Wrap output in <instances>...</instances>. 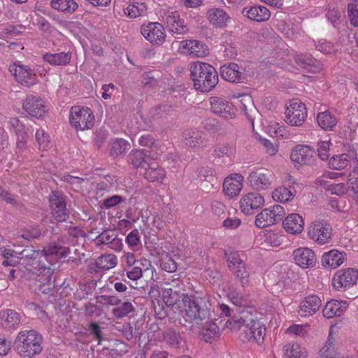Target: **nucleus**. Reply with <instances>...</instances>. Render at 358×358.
I'll return each mask as SVG.
<instances>
[{
    "instance_id": "nucleus-21",
    "label": "nucleus",
    "mask_w": 358,
    "mask_h": 358,
    "mask_svg": "<svg viewBox=\"0 0 358 358\" xmlns=\"http://www.w3.org/2000/svg\"><path fill=\"white\" fill-rule=\"evenodd\" d=\"M322 306V301L315 294L306 296L300 303L299 313L301 317L313 315L317 313Z\"/></svg>"
},
{
    "instance_id": "nucleus-2",
    "label": "nucleus",
    "mask_w": 358,
    "mask_h": 358,
    "mask_svg": "<svg viewBox=\"0 0 358 358\" xmlns=\"http://www.w3.org/2000/svg\"><path fill=\"white\" fill-rule=\"evenodd\" d=\"M184 310L179 309L177 315L171 316L172 322H178L183 327L192 328L193 321L196 324L206 319H210V310L206 307L205 301L192 295L182 297Z\"/></svg>"
},
{
    "instance_id": "nucleus-34",
    "label": "nucleus",
    "mask_w": 358,
    "mask_h": 358,
    "mask_svg": "<svg viewBox=\"0 0 358 358\" xmlns=\"http://www.w3.org/2000/svg\"><path fill=\"white\" fill-rule=\"evenodd\" d=\"M318 125L325 131H333L337 124V118L329 110L319 113L317 115Z\"/></svg>"
},
{
    "instance_id": "nucleus-41",
    "label": "nucleus",
    "mask_w": 358,
    "mask_h": 358,
    "mask_svg": "<svg viewBox=\"0 0 358 358\" xmlns=\"http://www.w3.org/2000/svg\"><path fill=\"white\" fill-rule=\"evenodd\" d=\"M163 339L168 345L173 348H178L182 338L179 332L172 328H169L164 332Z\"/></svg>"
},
{
    "instance_id": "nucleus-62",
    "label": "nucleus",
    "mask_w": 358,
    "mask_h": 358,
    "mask_svg": "<svg viewBox=\"0 0 358 358\" xmlns=\"http://www.w3.org/2000/svg\"><path fill=\"white\" fill-rule=\"evenodd\" d=\"M348 16L351 24L354 27L358 26V8L355 7V3H349L348 5Z\"/></svg>"
},
{
    "instance_id": "nucleus-60",
    "label": "nucleus",
    "mask_w": 358,
    "mask_h": 358,
    "mask_svg": "<svg viewBox=\"0 0 358 358\" xmlns=\"http://www.w3.org/2000/svg\"><path fill=\"white\" fill-rule=\"evenodd\" d=\"M126 242L131 248L138 247L141 243L138 231L134 229L131 231L126 237Z\"/></svg>"
},
{
    "instance_id": "nucleus-18",
    "label": "nucleus",
    "mask_w": 358,
    "mask_h": 358,
    "mask_svg": "<svg viewBox=\"0 0 358 358\" xmlns=\"http://www.w3.org/2000/svg\"><path fill=\"white\" fill-rule=\"evenodd\" d=\"M315 150L309 145H297L292 150L291 160L299 165L310 164L313 160Z\"/></svg>"
},
{
    "instance_id": "nucleus-10",
    "label": "nucleus",
    "mask_w": 358,
    "mask_h": 358,
    "mask_svg": "<svg viewBox=\"0 0 358 358\" xmlns=\"http://www.w3.org/2000/svg\"><path fill=\"white\" fill-rule=\"evenodd\" d=\"M49 201L54 219L59 222L66 221L69 217V210L66 208L64 196L58 192H52L50 195Z\"/></svg>"
},
{
    "instance_id": "nucleus-47",
    "label": "nucleus",
    "mask_w": 358,
    "mask_h": 358,
    "mask_svg": "<svg viewBox=\"0 0 358 358\" xmlns=\"http://www.w3.org/2000/svg\"><path fill=\"white\" fill-rule=\"evenodd\" d=\"M224 255L228 262L229 270L239 266L241 264H245V262L240 258V255L236 251L227 250L224 252Z\"/></svg>"
},
{
    "instance_id": "nucleus-54",
    "label": "nucleus",
    "mask_w": 358,
    "mask_h": 358,
    "mask_svg": "<svg viewBox=\"0 0 358 358\" xmlns=\"http://www.w3.org/2000/svg\"><path fill=\"white\" fill-rule=\"evenodd\" d=\"M35 137L40 149L44 150L48 148L50 141L49 136L45 134L44 130L38 129L36 131Z\"/></svg>"
},
{
    "instance_id": "nucleus-63",
    "label": "nucleus",
    "mask_w": 358,
    "mask_h": 358,
    "mask_svg": "<svg viewBox=\"0 0 358 358\" xmlns=\"http://www.w3.org/2000/svg\"><path fill=\"white\" fill-rule=\"evenodd\" d=\"M89 329L90 334H92L95 339L99 341V343H100L101 340H103L102 327L96 322H90L89 324Z\"/></svg>"
},
{
    "instance_id": "nucleus-43",
    "label": "nucleus",
    "mask_w": 358,
    "mask_h": 358,
    "mask_svg": "<svg viewBox=\"0 0 358 358\" xmlns=\"http://www.w3.org/2000/svg\"><path fill=\"white\" fill-rule=\"evenodd\" d=\"M234 152L235 148L230 143H219L215 145L213 155L216 157H222L224 156L230 157Z\"/></svg>"
},
{
    "instance_id": "nucleus-27",
    "label": "nucleus",
    "mask_w": 358,
    "mask_h": 358,
    "mask_svg": "<svg viewBox=\"0 0 358 358\" xmlns=\"http://www.w3.org/2000/svg\"><path fill=\"white\" fill-rule=\"evenodd\" d=\"M356 156L357 152L354 149L350 150L348 153L334 156L329 159V168L335 170L344 169L352 159L356 158Z\"/></svg>"
},
{
    "instance_id": "nucleus-30",
    "label": "nucleus",
    "mask_w": 358,
    "mask_h": 358,
    "mask_svg": "<svg viewBox=\"0 0 358 358\" xmlns=\"http://www.w3.org/2000/svg\"><path fill=\"white\" fill-rule=\"evenodd\" d=\"M166 22L169 30L174 34L182 35L188 31L185 21L180 17L177 13H171L167 15Z\"/></svg>"
},
{
    "instance_id": "nucleus-28",
    "label": "nucleus",
    "mask_w": 358,
    "mask_h": 358,
    "mask_svg": "<svg viewBox=\"0 0 358 358\" xmlns=\"http://www.w3.org/2000/svg\"><path fill=\"white\" fill-rule=\"evenodd\" d=\"M243 176L240 174H236L234 178H227L223 182V190L226 194L233 198L237 196L243 187Z\"/></svg>"
},
{
    "instance_id": "nucleus-5",
    "label": "nucleus",
    "mask_w": 358,
    "mask_h": 358,
    "mask_svg": "<svg viewBox=\"0 0 358 358\" xmlns=\"http://www.w3.org/2000/svg\"><path fill=\"white\" fill-rule=\"evenodd\" d=\"M308 236L318 245L329 243L332 237V227L327 220H315L308 228Z\"/></svg>"
},
{
    "instance_id": "nucleus-49",
    "label": "nucleus",
    "mask_w": 358,
    "mask_h": 358,
    "mask_svg": "<svg viewBox=\"0 0 358 358\" xmlns=\"http://www.w3.org/2000/svg\"><path fill=\"white\" fill-rule=\"evenodd\" d=\"M296 63L303 69L314 66L317 60L308 55H298L294 59Z\"/></svg>"
},
{
    "instance_id": "nucleus-36",
    "label": "nucleus",
    "mask_w": 358,
    "mask_h": 358,
    "mask_svg": "<svg viewBox=\"0 0 358 358\" xmlns=\"http://www.w3.org/2000/svg\"><path fill=\"white\" fill-rule=\"evenodd\" d=\"M51 6L54 9L71 14L78 8V4L75 0H52Z\"/></svg>"
},
{
    "instance_id": "nucleus-37",
    "label": "nucleus",
    "mask_w": 358,
    "mask_h": 358,
    "mask_svg": "<svg viewBox=\"0 0 358 358\" xmlns=\"http://www.w3.org/2000/svg\"><path fill=\"white\" fill-rule=\"evenodd\" d=\"M152 305L155 317L157 319L162 320L167 316L169 320L172 321L171 316L176 315L178 313V311L173 310V308L168 307L162 301L155 303Z\"/></svg>"
},
{
    "instance_id": "nucleus-20",
    "label": "nucleus",
    "mask_w": 358,
    "mask_h": 358,
    "mask_svg": "<svg viewBox=\"0 0 358 358\" xmlns=\"http://www.w3.org/2000/svg\"><path fill=\"white\" fill-rule=\"evenodd\" d=\"M220 72L221 77L229 83H243L245 80V76L240 71V66L234 62L222 65L220 67Z\"/></svg>"
},
{
    "instance_id": "nucleus-32",
    "label": "nucleus",
    "mask_w": 358,
    "mask_h": 358,
    "mask_svg": "<svg viewBox=\"0 0 358 358\" xmlns=\"http://www.w3.org/2000/svg\"><path fill=\"white\" fill-rule=\"evenodd\" d=\"M183 143L189 148H195L203 143L202 132L193 129H187L182 134Z\"/></svg>"
},
{
    "instance_id": "nucleus-26",
    "label": "nucleus",
    "mask_w": 358,
    "mask_h": 358,
    "mask_svg": "<svg viewBox=\"0 0 358 358\" xmlns=\"http://www.w3.org/2000/svg\"><path fill=\"white\" fill-rule=\"evenodd\" d=\"M345 257L346 253L341 252L337 250H331L323 254L321 259L322 265L324 267L336 268L343 264Z\"/></svg>"
},
{
    "instance_id": "nucleus-6",
    "label": "nucleus",
    "mask_w": 358,
    "mask_h": 358,
    "mask_svg": "<svg viewBox=\"0 0 358 358\" xmlns=\"http://www.w3.org/2000/svg\"><path fill=\"white\" fill-rule=\"evenodd\" d=\"M94 120L93 113L87 107L75 106L71 108L69 114L70 123L77 130L83 131L91 128L93 126Z\"/></svg>"
},
{
    "instance_id": "nucleus-23",
    "label": "nucleus",
    "mask_w": 358,
    "mask_h": 358,
    "mask_svg": "<svg viewBox=\"0 0 358 358\" xmlns=\"http://www.w3.org/2000/svg\"><path fill=\"white\" fill-rule=\"evenodd\" d=\"M242 14L251 20L256 22H264L269 19L271 13L264 6H254L250 8H244Z\"/></svg>"
},
{
    "instance_id": "nucleus-14",
    "label": "nucleus",
    "mask_w": 358,
    "mask_h": 358,
    "mask_svg": "<svg viewBox=\"0 0 358 358\" xmlns=\"http://www.w3.org/2000/svg\"><path fill=\"white\" fill-rule=\"evenodd\" d=\"M272 174L267 169H257L250 173L248 181L250 187L256 190L268 189L271 185Z\"/></svg>"
},
{
    "instance_id": "nucleus-46",
    "label": "nucleus",
    "mask_w": 358,
    "mask_h": 358,
    "mask_svg": "<svg viewBox=\"0 0 358 358\" xmlns=\"http://www.w3.org/2000/svg\"><path fill=\"white\" fill-rule=\"evenodd\" d=\"M147 10L145 3H137L136 4H129L125 9V13L130 17L135 18L143 15Z\"/></svg>"
},
{
    "instance_id": "nucleus-59",
    "label": "nucleus",
    "mask_w": 358,
    "mask_h": 358,
    "mask_svg": "<svg viewBox=\"0 0 358 358\" xmlns=\"http://www.w3.org/2000/svg\"><path fill=\"white\" fill-rule=\"evenodd\" d=\"M105 179L106 182L101 181L96 184L95 192L98 196H102L105 192H108L112 187L113 182L106 178Z\"/></svg>"
},
{
    "instance_id": "nucleus-11",
    "label": "nucleus",
    "mask_w": 358,
    "mask_h": 358,
    "mask_svg": "<svg viewBox=\"0 0 358 358\" xmlns=\"http://www.w3.org/2000/svg\"><path fill=\"white\" fill-rule=\"evenodd\" d=\"M180 274H175L174 276H179ZM172 287L165 289L162 292V301L167 305L168 307L173 308V310L178 311L180 306L177 303L180 301L181 296H184V294H181L180 291V286L184 284L180 280V277L173 278L171 282H169Z\"/></svg>"
},
{
    "instance_id": "nucleus-42",
    "label": "nucleus",
    "mask_w": 358,
    "mask_h": 358,
    "mask_svg": "<svg viewBox=\"0 0 358 358\" xmlns=\"http://www.w3.org/2000/svg\"><path fill=\"white\" fill-rule=\"evenodd\" d=\"M272 196L273 199L277 201L285 203L292 200L294 198V194L289 188L280 187L273 191Z\"/></svg>"
},
{
    "instance_id": "nucleus-25",
    "label": "nucleus",
    "mask_w": 358,
    "mask_h": 358,
    "mask_svg": "<svg viewBox=\"0 0 358 358\" xmlns=\"http://www.w3.org/2000/svg\"><path fill=\"white\" fill-rule=\"evenodd\" d=\"M206 17L209 22L215 27H224L230 20L228 14L222 8H213L208 10Z\"/></svg>"
},
{
    "instance_id": "nucleus-58",
    "label": "nucleus",
    "mask_w": 358,
    "mask_h": 358,
    "mask_svg": "<svg viewBox=\"0 0 358 358\" xmlns=\"http://www.w3.org/2000/svg\"><path fill=\"white\" fill-rule=\"evenodd\" d=\"M331 143L329 141H322L317 145V152L319 157L324 161L327 160L329 157V151Z\"/></svg>"
},
{
    "instance_id": "nucleus-19",
    "label": "nucleus",
    "mask_w": 358,
    "mask_h": 358,
    "mask_svg": "<svg viewBox=\"0 0 358 358\" xmlns=\"http://www.w3.org/2000/svg\"><path fill=\"white\" fill-rule=\"evenodd\" d=\"M264 203V197L257 192H249L240 201L241 211L245 214H252L254 210L260 208Z\"/></svg>"
},
{
    "instance_id": "nucleus-13",
    "label": "nucleus",
    "mask_w": 358,
    "mask_h": 358,
    "mask_svg": "<svg viewBox=\"0 0 358 358\" xmlns=\"http://www.w3.org/2000/svg\"><path fill=\"white\" fill-rule=\"evenodd\" d=\"M22 108L31 116L41 118L46 113L45 101L39 96L29 94L24 100Z\"/></svg>"
},
{
    "instance_id": "nucleus-52",
    "label": "nucleus",
    "mask_w": 358,
    "mask_h": 358,
    "mask_svg": "<svg viewBox=\"0 0 358 358\" xmlns=\"http://www.w3.org/2000/svg\"><path fill=\"white\" fill-rule=\"evenodd\" d=\"M116 232L114 230H105L96 237L97 244L109 245L116 238Z\"/></svg>"
},
{
    "instance_id": "nucleus-55",
    "label": "nucleus",
    "mask_w": 358,
    "mask_h": 358,
    "mask_svg": "<svg viewBox=\"0 0 358 358\" xmlns=\"http://www.w3.org/2000/svg\"><path fill=\"white\" fill-rule=\"evenodd\" d=\"M315 48L317 50L324 54H331L336 51L334 45L324 39L319 40L315 43Z\"/></svg>"
},
{
    "instance_id": "nucleus-24",
    "label": "nucleus",
    "mask_w": 358,
    "mask_h": 358,
    "mask_svg": "<svg viewBox=\"0 0 358 358\" xmlns=\"http://www.w3.org/2000/svg\"><path fill=\"white\" fill-rule=\"evenodd\" d=\"M285 230L291 234H296L302 232L304 222L301 216L297 213L288 215L282 222Z\"/></svg>"
},
{
    "instance_id": "nucleus-29",
    "label": "nucleus",
    "mask_w": 358,
    "mask_h": 358,
    "mask_svg": "<svg viewBox=\"0 0 358 358\" xmlns=\"http://www.w3.org/2000/svg\"><path fill=\"white\" fill-rule=\"evenodd\" d=\"M183 48L187 50L189 55L195 57H203L209 53L207 46L202 42L196 40H187L182 41Z\"/></svg>"
},
{
    "instance_id": "nucleus-22",
    "label": "nucleus",
    "mask_w": 358,
    "mask_h": 358,
    "mask_svg": "<svg viewBox=\"0 0 358 358\" xmlns=\"http://www.w3.org/2000/svg\"><path fill=\"white\" fill-rule=\"evenodd\" d=\"M21 321V317L15 310L6 309L0 311V325L7 330L16 329Z\"/></svg>"
},
{
    "instance_id": "nucleus-64",
    "label": "nucleus",
    "mask_w": 358,
    "mask_h": 358,
    "mask_svg": "<svg viewBox=\"0 0 358 358\" xmlns=\"http://www.w3.org/2000/svg\"><path fill=\"white\" fill-rule=\"evenodd\" d=\"M40 235V229L38 227H34L23 231L20 236L26 240H31L38 238Z\"/></svg>"
},
{
    "instance_id": "nucleus-53",
    "label": "nucleus",
    "mask_w": 358,
    "mask_h": 358,
    "mask_svg": "<svg viewBox=\"0 0 358 358\" xmlns=\"http://www.w3.org/2000/svg\"><path fill=\"white\" fill-rule=\"evenodd\" d=\"M0 200L11 204L13 207L20 208L22 203L17 201L15 196L0 187Z\"/></svg>"
},
{
    "instance_id": "nucleus-16",
    "label": "nucleus",
    "mask_w": 358,
    "mask_h": 358,
    "mask_svg": "<svg viewBox=\"0 0 358 358\" xmlns=\"http://www.w3.org/2000/svg\"><path fill=\"white\" fill-rule=\"evenodd\" d=\"M210 110L215 114L229 120L235 116L233 105L224 99L217 96L210 98Z\"/></svg>"
},
{
    "instance_id": "nucleus-12",
    "label": "nucleus",
    "mask_w": 358,
    "mask_h": 358,
    "mask_svg": "<svg viewBox=\"0 0 358 358\" xmlns=\"http://www.w3.org/2000/svg\"><path fill=\"white\" fill-rule=\"evenodd\" d=\"M9 70L22 86L29 88L37 83L36 75L27 66L14 64Z\"/></svg>"
},
{
    "instance_id": "nucleus-48",
    "label": "nucleus",
    "mask_w": 358,
    "mask_h": 358,
    "mask_svg": "<svg viewBox=\"0 0 358 358\" xmlns=\"http://www.w3.org/2000/svg\"><path fill=\"white\" fill-rule=\"evenodd\" d=\"M228 299L236 307H245L248 305L247 299L237 292L236 289H231L227 294Z\"/></svg>"
},
{
    "instance_id": "nucleus-9",
    "label": "nucleus",
    "mask_w": 358,
    "mask_h": 358,
    "mask_svg": "<svg viewBox=\"0 0 358 358\" xmlns=\"http://www.w3.org/2000/svg\"><path fill=\"white\" fill-rule=\"evenodd\" d=\"M286 121L296 127L301 126L307 117V109L306 105L298 99H292L289 102L286 111Z\"/></svg>"
},
{
    "instance_id": "nucleus-45",
    "label": "nucleus",
    "mask_w": 358,
    "mask_h": 358,
    "mask_svg": "<svg viewBox=\"0 0 358 358\" xmlns=\"http://www.w3.org/2000/svg\"><path fill=\"white\" fill-rule=\"evenodd\" d=\"M129 144L122 138H117L111 141L110 153L113 156H117L127 150Z\"/></svg>"
},
{
    "instance_id": "nucleus-8",
    "label": "nucleus",
    "mask_w": 358,
    "mask_h": 358,
    "mask_svg": "<svg viewBox=\"0 0 358 358\" xmlns=\"http://www.w3.org/2000/svg\"><path fill=\"white\" fill-rule=\"evenodd\" d=\"M358 282V270L355 268L341 269L334 275L332 285L338 291H345Z\"/></svg>"
},
{
    "instance_id": "nucleus-31",
    "label": "nucleus",
    "mask_w": 358,
    "mask_h": 358,
    "mask_svg": "<svg viewBox=\"0 0 358 358\" xmlns=\"http://www.w3.org/2000/svg\"><path fill=\"white\" fill-rule=\"evenodd\" d=\"M143 176L149 182H162L166 176V171L152 160L145 169Z\"/></svg>"
},
{
    "instance_id": "nucleus-40",
    "label": "nucleus",
    "mask_w": 358,
    "mask_h": 358,
    "mask_svg": "<svg viewBox=\"0 0 358 358\" xmlns=\"http://www.w3.org/2000/svg\"><path fill=\"white\" fill-rule=\"evenodd\" d=\"M285 355L288 358H306L307 352L297 343H289L285 346Z\"/></svg>"
},
{
    "instance_id": "nucleus-1",
    "label": "nucleus",
    "mask_w": 358,
    "mask_h": 358,
    "mask_svg": "<svg viewBox=\"0 0 358 358\" xmlns=\"http://www.w3.org/2000/svg\"><path fill=\"white\" fill-rule=\"evenodd\" d=\"M225 326L232 331L242 329L240 338L243 342H254L258 344L264 341L266 328L251 311L243 309L238 315L229 319Z\"/></svg>"
},
{
    "instance_id": "nucleus-3",
    "label": "nucleus",
    "mask_w": 358,
    "mask_h": 358,
    "mask_svg": "<svg viewBox=\"0 0 358 358\" xmlns=\"http://www.w3.org/2000/svg\"><path fill=\"white\" fill-rule=\"evenodd\" d=\"M190 77L195 90L201 92H209L217 85L218 73L215 69L208 63L201 62L191 64Z\"/></svg>"
},
{
    "instance_id": "nucleus-17",
    "label": "nucleus",
    "mask_w": 358,
    "mask_h": 358,
    "mask_svg": "<svg viewBox=\"0 0 358 358\" xmlns=\"http://www.w3.org/2000/svg\"><path fill=\"white\" fill-rule=\"evenodd\" d=\"M296 264L301 268H312L315 266L317 257L315 252L308 248H299L294 250Z\"/></svg>"
},
{
    "instance_id": "nucleus-61",
    "label": "nucleus",
    "mask_w": 358,
    "mask_h": 358,
    "mask_svg": "<svg viewBox=\"0 0 358 358\" xmlns=\"http://www.w3.org/2000/svg\"><path fill=\"white\" fill-rule=\"evenodd\" d=\"M166 256L161 264L162 268L169 273L175 272L177 270V263L168 255H166Z\"/></svg>"
},
{
    "instance_id": "nucleus-7",
    "label": "nucleus",
    "mask_w": 358,
    "mask_h": 358,
    "mask_svg": "<svg viewBox=\"0 0 358 358\" xmlns=\"http://www.w3.org/2000/svg\"><path fill=\"white\" fill-rule=\"evenodd\" d=\"M285 215L284 207L275 205L262 210L255 218V225L260 229L273 225L282 220Z\"/></svg>"
},
{
    "instance_id": "nucleus-39",
    "label": "nucleus",
    "mask_w": 358,
    "mask_h": 358,
    "mask_svg": "<svg viewBox=\"0 0 358 358\" xmlns=\"http://www.w3.org/2000/svg\"><path fill=\"white\" fill-rule=\"evenodd\" d=\"M206 322L203 324L202 330V336L206 342H208L210 339L215 338L219 336V327L217 325L212 321V319H206Z\"/></svg>"
},
{
    "instance_id": "nucleus-57",
    "label": "nucleus",
    "mask_w": 358,
    "mask_h": 358,
    "mask_svg": "<svg viewBox=\"0 0 358 358\" xmlns=\"http://www.w3.org/2000/svg\"><path fill=\"white\" fill-rule=\"evenodd\" d=\"M47 282L42 280L38 285V290L43 294H49L55 287V280H52V275L50 273L46 275Z\"/></svg>"
},
{
    "instance_id": "nucleus-56",
    "label": "nucleus",
    "mask_w": 358,
    "mask_h": 358,
    "mask_svg": "<svg viewBox=\"0 0 358 358\" xmlns=\"http://www.w3.org/2000/svg\"><path fill=\"white\" fill-rule=\"evenodd\" d=\"M125 199L119 195H113L104 199L102 203V206L106 209H110L113 207L117 206L124 202Z\"/></svg>"
},
{
    "instance_id": "nucleus-51",
    "label": "nucleus",
    "mask_w": 358,
    "mask_h": 358,
    "mask_svg": "<svg viewBox=\"0 0 358 358\" xmlns=\"http://www.w3.org/2000/svg\"><path fill=\"white\" fill-rule=\"evenodd\" d=\"M340 304L338 300H331L328 301L323 309V315L327 318H332L335 316L339 317L337 313V306Z\"/></svg>"
},
{
    "instance_id": "nucleus-4",
    "label": "nucleus",
    "mask_w": 358,
    "mask_h": 358,
    "mask_svg": "<svg viewBox=\"0 0 358 358\" xmlns=\"http://www.w3.org/2000/svg\"><path fill=\"white\" fill-rule=\"evenodd\" d=\"M43 338L34 329L20 331L13 343V348L22 357L32 358L43 350Z\"/></svg>"
},
{
    "instance_id": "nucleus-44",
    "label": "nucleus",
    "mask_w": 358,
    "mask_h": 358,
    "mask_svg": "<svg viewBox=\"0 0 358 358\" xmlns=\"http://www.w3.org/2000/svg\"><path fill=\"white\" fill-rule=\"evenodd\" d=\"M41 255L40 250H34L32 249H24L20 253V259L23 262L22 264L32 265L34 262Z\"/></svg>"
},
{
    "instance_id": "nucleus-15",
    "label": "nucleus",
    "mask_w": 358,
    "mask_h": 358,
    "mask_svg": "<svg viewBox=\"0 0 358 358\" xmlns=\"http://www.w3.org/2000/svg\"><path fill=\"white\" fill-rule=\"evenodd\" d=\"M142 35L153 44L161 45L165 41L164 27L158 22H150L141 27Z\"/></svg>"
},
{
    "instance_id": "nucleus-35",
    "label": "nucleus",
    "mask_w": 358,
    "mask_h": 358,
    "mask_svg": "<svg viewBox=\"0 0 358 358\" xmlns=\"http://www.w3.org/2000/svg\"><path fill=\"white\" fill-rule=\"evenodd\" d=\"M71 58V54L69 52H62L55 54H45L43 55V59L55 66H64L69 63Z\"/></svg>"
},
{
    "instance_id": "nucleus-33",
    "label": "nucleus",
    "mask_w": 358,
    "mask_h": 358,
    "mask_svg": "<svg viewBox=\"0 0 358 358\" xmlns=\"http://www.w3.org/2000/svg\"><path fill=\"white\" fill-rule=\"evenodd\" d=\"M149 151L146 150H136L129 154V159L135 168L145 169L153 159L148 155Z\"/></svg>"
},
{
    "instance_id": "nucleus-50",
    "label": "nucleus",
    "mask_w": 358,
    "mask_h": 358,
    "mask_svg": "<svg viewBox=\"0 0 358 358\" xmlns=\"http://www.w3.org/2000/svg\"><path fill=\"white\" fill-rule=\"evenodd\" d=\"M134 308L130 302H124L121 306L113 309V315L117 318L125 317L129 313L133 312Z\"/></svg>"
},
{
    "instance_id": "nucleus-38",
    "label": "nucleus",
    "mask_w": 358,
    "mask_h": 358,
    "mask_svg": "<svg viewBox=\"0 0 358 358\" xmlns=\"http://www.w3.org/2000/svg\"><path fill=\"white\" fill-rule=\"evenodd\" d=\"M230 271L242 287H244L248 285L250 283V271L245 263L241 264L239 266L231 268Z\"/></svg>"
}]
</instances>
